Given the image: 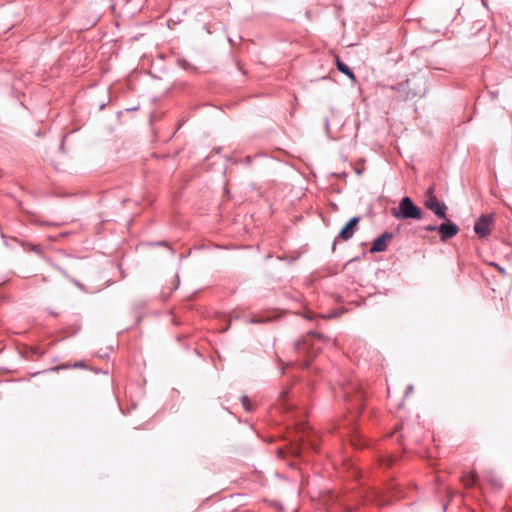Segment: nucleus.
<instances>
[{"label": "nucleus", "mask_w": 512, "mask_h": 512, "mask_svg": "<svg viewBox=\"0 0 512 512\" xmlns=\"http://www.w3.org/2000/svg\"><path fill=\"white\" fill-rule=\"evenodd\" d=\"M341 396L345 402L348 403V410L351 413L358 414L363 408V401L365 394L362 391V387L359 382L355 379H344L339 382Z\"/></svg>", "instance_id": "1"}, {"label": "nucleus", "mask_w": 512, "mask_h": 512, "mask_svg": "<svg viewBox=\"0 0 512 512\" xmlns=\"http://www.w3.org/2000/svg\"><path fill=\"white\" fill-rule=\"evenodd\" d=\"M391 214L396 219H413L420 220L422 218V210L416 206L409 197L401 199L397 208L391 209Z\"/></svg>", "instance_id": "2"}, {"label": "nucleus", "mask_w": 512, "mask_h": 512, "mask_svg": "<svg viewBox=\"0 0 512 512\" xmlns=\"http://www.w3.org/2000/svg\"><path fill=\"white\" fill-rule=\"evenodd\" d=\"M314 340L325 341L328 340V338L325 337L323 334L310 331L307 336L298 339L295 342V350L298 352L307 353L309 355H315L316 352L321 350V347L314 348Z\"/></svg>", "instance_id": "3"}, {"label": "nucleus", "mask_w": 512, "mask_h": 512, "mask_svg": "<svg viewBox=\"0 0 512 512\" xmlns=\"http://www.w3.org/2000/svg\"><path fill=\"white\" fill-rule=\"evenodd\" d=\"M424 205L426 208L433 211L437 217H439L441 219L447 218V214H446L447 207L445 206L444 203H441L437 199V197L433 193L432 188H430L425 195Z\"/></svg>", "instance_id": "4"}, {"label": "nucleus", "mask_w": 512, "mask_h": 512, "mask_svg": "<svg viewBox=\"0 0 512 512\" xmlns=\"http://www.w3.org/2000/svg\"><path fill=\"white\" fill-rule=\"evenodd\" d=\"M493 224L492 215H482L475 223L474 231L479 237H486L491 232Z\"/></svg>", "instance_id": "5"}, {"label": "nucleus", "mask_w": 512, "mask_h": 512, "mask_svg": "<svg viewBox=\"0 0 512 512\" xmlns=\"http://www.w3.org/2000/svg\"><path fill=\"white\" fill-rule=\"evenodd\" d=\"M445 220H446V222L442 223L437 228V231H438V233L440 235V239L443 242L447 241L448 239L453 238L459 232V228H458V226L456 224H454L453 222H451L447 218Z\"/></svg>", "instance_id": "6"}, {"label": "nucleus", "mask_w": 512, "mask_h": 512, "mask_svg": "<svg viewBox=\"0 0 512 512\" xmlns=\"http://www.w3.org/2000/svg\"><path fill=\"white\" fill-rule=\"evenodd\" d=\"M359 221H360L359 217L351 218L348 221V223L339 232L338 238H340L344 241L349 240L353 236Z\"/></svg>", "instance_id": "7"}, {"label": "nucleus", "mask_w": 512, "mask_h": 512, "mask_svg": "<svg viewBox=\"0 0 512 512\" xmlns=\"http://www.w3.org/2000/svg\"><path fill=\"white\" fill-rule=\"evenodd\" d=\"M393 235L391 233H384L377 237L370 249V252H382L387 249L388 242L392 239Z\"/></svg>", "instance_id": "8"}, {"label": "nucleus", "mask_w": 512, "mask_h": 512, "mask_svg": "<svg viewBox=\"0 0 512 512\" xmlns=\"http://www.w3.org/2000/svg\"><path fill=\"white\" fill-rule=\"evenodd\" d=\"M462 482L466 487H472L475 486L478 483V475L473 472L469 471L463 474L462 476Z\"/></svg>", "instance_id": "9"}, {"label": "nucleus", "mask_w": 512, "mask_h": 512, "mask_svg": "<svg viewBox=\"0 0 512 512\" xmlns=\"http://www.w3.org/2000/svg\"><path fill=\"white\" fill-rule=\"evenodd\" d=\"M336 66L340 72L347 75L353 82L356 81L355 74L352 72V70L346 64H344L342 61H340L339 57H336Z\"/></svg>", "instance_id": "10"}, {"label": "nucleus", "mask_w": 512, "mask_h": 512, "mask_svg": "<svg viewBox=\"0 0 512 512\" xmlns=\"http://www.w3.org/2000/svg\"><path fill=\"white\" fill-rule=\"evenodd\" d=\"M486 479L491 484L492 488L496 490L502 488V482L496 475L490 473L486 476Z\"/></svg>", "instance_id": "11"}, {"label": "nucleus", "mask_w": 512, "mask_h": 512, "mask_svg": "<svg viewBox=\"0 0 512 512\" xmlns=\"http://www.w3.org/2000/svg\"><path fill=\"white\" fill-rule=\"evenodd\" d=\"M244 317H246V315L244 314V312L242 310L235 309L229 313V315L227 316V320H237L239 318H244Z\"/></svg>", "instance_id": "12"}, {"label": "nucleus", "mask_w": 512, "mask_h": 512, "mask_svg": "<svg viewBox=\"0 0 512 512\" xmlns=\"http://www.w3.org/2000/svg\"><path fill=\"white\" fill-rule=\"evenodd\" d=\"M241 402H242V405H243L244 409H245L247 412H251V411H252V409H253V408H252V405H251V403H250V401H249L248 396L243 395V396L241 397Z\"/></svg>", "instance_id": "13"}, {"label": "nucleus", "mask_w": 512, "mask_h": 512, "mask_svg": "<svg viewBox=\"0 0 512 512\" xmlns=\"http://www.w3.org/2000/svg\"><path fill=\"white\" fill-rule=\"evenodd\" d=\"M437 228H438V227H436V226H434V225H428V226H426L424 229H425L426 231H428V232H433V231H437Z\"/></svg>", "instance_id": "14"}, {"label": "nucleus", "mask_w": 512, "mask_h": 512, "mask_svg": "<svg viewBox=\"0 0 512 512\" xmlns=\"http://www.w3.org/2000/svg\"><path fill=\"white\" fill-rule=\"evenodd\" d=\"M412 391H413V386L412 385L407 386L406 391H405V396H408L410 393H412Z\"/></svg>", "instance_id": "15"}, {"label": "nucleus", "mask_w": 512, "mask_h": 512, "mask_svg": "<svg viewBox=\"0 0 512 512\" xmlns=\"http://www.w3.org/2000/svg\"><path fill=\"white\" fill-rule=\"evenodd\" d=\"M300 365H301L302 368H307L309 366V362L303 361V362L300 363Z\"/></svg>", "instance_id": "16"}, {"label": "nucleus", "mask_w": 512, "mask_h": 512, "mask_svg": "<svg viewBox=\"0 0 512 512\" xmlns=\"http://www.w3.org/2000/svg\"><path fill=\"white\" fill-rule=\"evenodd\" d=\"M374 501H375V504L380 505V506H383L386 504V501H378L377 499H375Z\"/></svg>", "instance_id": "17"}, {"label": "nucleus", "mask_w": 512, "mask_h": 512, "mask_svg": "<svg viewBox=\"0 0 512 512\" xmlns=\"http://www.w3.org/2000/svg\"><path fill=\"white\" fill-rule=\"evenodd\" d=\"M74 367H84V362H82V361L81 362H76L74 364Z\"/></svg>", "instance_id": "18"}, {"label": "nucleus", "mask_w": 512, "mask_h": 512, "mask_svg": "<svg viewBox=\"0 0 512 512\" xmlns=\"http://www.w3.org/2000/svg\"><path fill=\"white\" fill-rule=\"evenodd\" d=\"M250 320H257L256 318H251ZM261 320H266V321H269V320H273L272 317H265V318H262Z\"/></svg>", "instance_id": "19"}, {"label": "nucleus", "mask_w": 512, "mask_h": 512, "mask_svg": "<svg viewBox=\"0 0 512 512\" xmlns=\"http://www.w3.org/2000/svg\"><path fill=\"white\" fill-rule=\"evenodd\" d=\"M48 316H49V317H54V318H56V317H59V314H58V313H56V312H52V313H51L50 315H48Z\"/></svg>", "instance_id": "20"}, {"label": "nucleus", "mask_w": 512, "mask_h": 512, "mask_svg": "<svg viewBox=\"0 0 512 512\" xmlns=\"http://www.w3.org/2000/svg\"><path fill=\"white\" fill-rule=\"evenodd\" d=\"M4 349V345L2 344V342H0V353L3 351Z\"/></svg>", "instance_id": "21"}]
</instances>
